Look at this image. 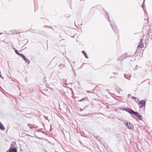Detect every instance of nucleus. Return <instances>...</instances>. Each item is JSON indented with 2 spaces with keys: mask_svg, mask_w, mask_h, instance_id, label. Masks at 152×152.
Masks as SVG:
<instances>
[{
  "mask_svg": "<svg viewBox=\"0 0 152 152\" xmlns=\"http://www.w3.org/2000/svg\"><path fill=\"white\" fill-rule=\"evenodd\" d=\"M133 56V55H129L127 53H126L118 58H117V60L123 61L124 59L126 58L127 57L132 58Z\"/></svg>",
  "mask_w": 152,
  "mask_h": 152,
  "instance_id": "f257e3e1",
  "label": "nucleus"
},
{
  "mask_svg": "<svg viewBox=\"0 0 152 152\" xmlns=\"http://www.w3.org/2000/svg\"><path fill=\"white\" fill-rule=\"evenodd\" d=\"M135 54H136V53L134 54L133 55H134Z\"/></svg>",
  "mask_w": 152,
  "mask_h": 152,
  "instance_id": "79ce46f5",
  "label": "nucleus"
},
{
  "mask_svg": "<svg viewBox=\"0 0 152 152\" xmlns=\"http://www.w3.org/2000/svg\"><path fill=\"white\" fill-rule=\"evenodd\" d=\"M80 111H82V109H80Z\"/></svg>",
  "mask_w": 152,
  "mask_h": 152,
  "instance_id": "e433bc0d",
  "label": "nucleus"
},
{
  "mask_svg": "<svg viewBox=\"0 0 152 152\" xmlns=\"http://www.w3.org/2000/svg\"><path fill=\"white\" fill-rule=\"evenodd\" d=\"M63 81L64 82H66V79H63Z\"/></svg>",
  "mask_w": 152,
  "mask_h": 152,
  "instance_id": "b1692460",
  "label": "nucleus"
},
{
  "mask_svg": "<svg viewBox=\"0 0 152 152\" xmlns=\"http://www.w3.org/2000/svg\"><path fill=\"white\" fill-rule=\"evenodd\" d=\"M129 77H130V78L131 77V76H130Z\"/></svg>",
  "mask_w": 152,
  "mask_h": 152,
  "instance_id": "ea45409f",
  "label": "nucleus"
},
{
  "mask_svg": "<svg viewBox=\"0 0 152 152\" xmlns=\"http://www.w3.org/2000/svg\"><path fill=\"white\" fill-rule=\"evenodd\" d=\"M138 67V66H137V65H136V67Z\"/></svg>",
  "mask_w": 152,
  "mask_h": 152,
  "instance_id": "58836bf2",
  "label": "nucleus"
},
{
  "mask_svg": "<svg viewBox=\"0 0 152 152\" xmlns=\"http://www.w3.org/2000/svg\"><path fill=\"white\" fill-rule=\"evenodd\" d=\"M73 63H75V61H73Z\"/></svg>",
  "mask_w": 152,
  "mask_h": 152,
  "instance_id": "72a5a7b5",
  "label": "nucleus"
},
{
  "mask_svg": "<svg viewBox=\"0 0 152 152\" xmlns=\"http://www.w3.org/2000/svg\"><path fill=\"white\" fill-rule=\"evenodd\" d=\"M86 99H87V97H85L83 98V99H81L78 102H82L83 100H85Z\"/></svg>",
  "mask_w": 152,
  "mask_h": 152,
  "instance_id": "2eb2a0df",
  "label": "nucleus"
},
{
  "mask_svg": "<svg viewBox=\"0 0 152 152\" xmlns=\"http://www.w3.org/2000/svg\"><path fill=\"white\" fill-rule=\"evenodd\" d=\"M112 77H110V79H111Z\"/></svg>",
  "mask_w": 152,
  "mask_h": 152,
  "instance_id": "f704fd0d",
  "label": "nucleus"
},
{
  "mask_svg": "<svg viewBox=\"0 0 152 152\" xmlns=\"http://www.w3.org/2000/svg\"><path fill=\"white\" fill-rule=\"evenodd\" d=\"M125 125L129 129L131 130L134 129V127L133 124L129 122H127L125 124Z\"/></svg>",
  "mask_w": 152,
  "mask_h": 152,
  "instance_id": "20e7f679",
  "label": "nucleus"
},
{
  "mask_svg": "<svg viewBox=\"0 0 152 152\" xmlns=\"http://www.w3.org/2000/svg\"><path fill=\"white\" fill-rule=\"evenodd\" d=\"M35 137H36V138H38V139H40V138H39V137H38L37 136H35Z\"/></svg>",
  "mask_w": 152,
  "mask_h": 152,
  "instance_id": "cd10ccee",
  "label": "nucleus"
},
{
  "mask_svg": "<svg viewBox=\"0 0 152 152\" xmlns=\"http://www.w3.org/2000/svg\"><path fill=\"white\" fill-rule=\"evenodd\" d=\"M45 152H48L47 151H45Z\"/></svg>",
  "mask_w": 152,
  "mask_h": 152,
  "instance_id": "c03bdc74",
  "label": "nucleus"
},
{
  "mask_svg": "<svg viewBox=\"0 0 152 152\" xmlns=\"http://www.w3.org/2000/svg\"><path fill=\"white\" fill-rule=\"evenodd\" d=\"M127 108V107H126V108H121V109H122L123 110H125L126 111V109Z\"/></svg>",
  "mask_w": 152,
  "mask_h": 152,
  "instance_id": "412c9836",
  "label": "nucleus"
},
{
  "mask_svg": "<svg viewBox=\"0 0 152 152\" xmlns=\"http://www.w3.org/2000/svg\"><path fill=\"white\" fill-rule=\"evenodd\" d=\"M30 127V128L31 129H32V128H33V127H32V126Z\"/></svg>",
  "mask_w": 152,
  "mask_h": 152,
  "instance_id": "7c9ffc66",
  "label": "nucleus"
},
{
  "mask_svg": "<svg viewBox=\"0 0 152 152\" xmlns=\"http://www.w3.org/2000/svg\"><path fill=\"white\" fill-rule=\"evenodd\" d=\"M55 152H57V151H55Z\"/></svg>",
  "mask_w": 152,
  "mask_h": 152,
  "instance_id": "de8ad7c7",
  "label": "nucleus"
},
{
  "mask_svg": "<svg viewBox=\"0 0 152 152\" xmlns=\"http://www.w3.org/2000/svg\"><path fill=\"white\" fill-rule=\"evenodd\" d=\"M71 37H73V38H74V36H72V37L71 36Z\"/></svg>",
  "mask_w": 152,
  "mask_h": 152,
  "instance_id": "4c0bfd02",
  "label": "nucleus"
},
{
  "mask_svg": "<svg viewBox=\"0 0 152 152\" xmlns=\"http://www.w3.org/2000/svg\"><path fill=\"white\" fill-rule=\"evenodd\" d=\"M130 61H132V59H130Z\"/></svg>",
  "mask_w": 152,
  "mask_h": 152,
  "instance_id": "c9c22d12",
  "label": "nucleus"
},
{
  "mask_svg": "<svg viewBox=\"0 0 152 152\" xmlns=\"http://www.w3.org/2000/svg\"><path fill=\"white\" fill-rule=\"evenodd\" d=\"M131 98L133 99H134L135 101L137 102V101H140L138 98H137L134 97L133 96H132L131 97Z\"/></svg>",
  "mask_w": 152,
  "mask_h": 152,
  "instance_id": "ddd939ff",
  "label": "nucleus"
},
{
  "mask_svg": "<svg viewBox=\"0 0 152 152\" xmlns=\"http://www.w3.org/2000/svg\"><path fill=\"white\" fill-rule=\"evenodd\" d=\"M150 84V82H149V83H148V84Z\"/></svg>",
  "mask_w": 152,
  "mask_h": 152,
  "instance_id": "49530a36",
  "label": "nucleus"
},
{
  "mask_svg": "<svg viewBox=\"0 0 152 152\" xmlns=\"http://www.w3.org/2000/svg\"><path fill=\"white\" fill-rule=\"evenodd\" d=\"M146 37H147V36H148V37H149V34H146Z\"/></svg>",
  "mask_w": 152,
  "mask_h": 152,
  "instance_id": "c85d7f7f",
  "label": "nucleus"
},
{
  "mask_svg": "<svg viewBox=\"0 0 152 152\" xmlns=\"http://www.w3.org/2000/svg\"><path fill=\"white\" fill-rule=\"evenodd\" d=\"M128 79L129 80H130V78H128Z\"/></svg>",
  "mask_w": 152,
  "mask_h": 152,
  "instance_id": "473e14b6",
  "label": "nucleus"
},
{
  "mask_svg": "<svg viewBox=\"0 0 152 152\" xmlns=\"http://www.w3.org/2000/svg\"><path fill=\"white\" fill-rule=\"evenodd\" d=\"M106 19L108 21L110 22V18L108 14L107 13L106 15Z\"/></svg>",
  "mask_w": 152,
  "mask_h": 152,
  "instance_id": "4468645a",
  "label": "nucleus"
},
{
  "mask_svg": "<svg viewBox=\"0 0 152 152\" xmlns=\"http://www.w3.org/2000/svg\"><path fill=\"white\" fill-rule=\"evenodd\" d=\"M113 77H114V78H115V76Z\"/></svg>",
  "mask_w": 152,
  "mask_h": 152,
  "instance_id": "a19ab883",
  "label": "nucleus"
},
{
  "mask_svg": "<svg viewBox=\"0 0 152 152\" xmlns=\"http://www.w3.org/2000/svg\"><path fill=\"white\" fill-rule=\"evenodd\" d=\"M9 152H17V149L16 148H10L9 150Z\"/></svg>",
  "mask_w": 152,
  "mask_h": 152,
  "instance_id": "6e6552de",
  "label": "nucleus"
},
{
  "mask_svg": "<svg viewBox=\"0 0 152 152\" xmlns=\"http://www.w3.org/2000/svg\"><path fill=\"white\" fill-rule=\"evenodd\" d=\"M46 77H45L43 79V81L44 83H46L47 82V80H46Z\"/></svg>",
  "mask_w": 152,
  "mask_h": 152,
  "instance_id": "dca6fc26",
  "label": "nucleus"
},
{
  "mask_svg": "<svg viewBox=\"0 0 152 152\" xmlns=\"http://www.w3.org/2000/svg\"><path fill=\"white\" fill-rule=\"evenodd\" d=\"M151 39H152V37L151 38Z\"/></svg>",
  "mask_w": 152,
  "mask_h": 152,
  "instance_id": "a18cd8bd",
  "label": "nucleus"
},
{
  "mask_svg": "<svg viewBox=\"0 0 152 152\" xmlns=\"http://www.w3.org/2000/svg\"><path fill=\"white\" fill-rule=\"evenodd\" d=\"M144 12H145V14H147V12H146V11L145 10V11H144Z\"/></svg>",
  "mask_w": 152,
  "mask_h": 152,
  "instance_id": "c756f323",
  "label": "nucleus"
},
{
  "mask_svg": "<svg viewBox=\"0 0 152 152\" xmlns=\"http://www.w3.org/2000/svg\"><path fill=\"white\" fill-rule=\"evenodd\" d=\"M131 96V95L130 94H129L127 95V96L129 97Z\"/></svg>",
  "mask_w": 152,
  "mask_h": 152,
  "instance_id": "4be33fe9",
  "label": "nucleus"
},
{
  "mask_svg": "<svg viewBox=\"0 0 152 152\" xmlns=\"http://www.w3.org/2000/svg\"><path fill=\"white\" fill-rule=\"evenodd\" d=\"M126 111L129 113L130 114H132L133 112L134 111V110L131 108H127Z\"/></svg>",
  "mask_w": 152,
  "mask_h": 152,
  "instance_id": "0eeeda50",
  "label": "nucleus"
},
{
  "mask_svg": "<svg viewBox=\"0 0 152 152\" xmlns=\"http://www.w3.org/2000/svg\"><path fill=\"white\" fill-rule=\"evenodd\" d=\"M133 112L132 115H134L135 116L138 118L140 120H142V115H140L137 112H136L134 111H133Z\"/></svg>",
  "mask_w": 152,
  "mask_h": 152,
  "instance_id": "39448f33",
  "label": "nucleus"
},
{
  "mask_svg": "<svg viewBox=\"0 0 152 152\" xmlns=\"http://www.w3.org/2000/svg\"><path fill=\"white\" fill-rule=\"evenodd\" d=\"M124 77L126 79H128V78L126 77V75L125 74H124Z\"/></svg>",
  "mask_w": 152,
  "mask_h": 152,
  "instance_id": "393cba45",
  "label": "nucleus"
},
{
  "mask_svg": "<svg viewBox=\"0 0 152 152\" xmlns=\"http://www.w3.org/2000/svg\"><path fill=\"white\" fill-rule=\"evenodd\" d=\"M82 53L83 54L85 58H88V56L84 50H83L82 52Z\"/></svg>",
  "mask_w": 152,
  "mask_h": 152,
  "instance_id": "f8f14e48",
  "label": "nucleus"
},
{
  "mask_svg": "<svg viewBox=\"0 0 152 152\" xmlns=\"http://www.w3.org/2000/svg\"><path fill=\"white\" fill-rule=\"evenodd\" d=\"M70 65H71V67H72V71H73V70H74V69L73 68V67H72V65L71 64H70Z\"/></svg>",
  "mask_w": 152,
  "mask_h": 152,
  "instance_id": "5701e85b",
  "label": "nucleus"
},
{
  "mask_svg": "<svg viewBox=\"0 0 152 152\" xmlns=\"http://www.w3.org/2000/svg\"><path fill=\"white\" fill-rule=\"evenodd\" d=\"M73 72H74V75H75V74H76L75 72V70H73Z\"/></svg>",
  "mask_w": 152,
  "mask_h": 152,
  "instance_id": "a878e982",
  "label": "nucleus"
},
{
  "mask_svg": "<svg viewBox=\"0 0 152 152\" xmlns=\"http://www.w3.org/2000/svg\"><path fill=\"white\" fill-rule=\"evenodd\" d=\"M0 129L2 130H4L5 128L2 123L0 121Z\"/></svg>",
  "mask_w": 152,
  "mask_h": 152,
  "instance_id": "9d476101",
  "label": "nucleus"
},
{
  "mask_svg": "<svg viewBox=\"0 0 152 152\" xmlns=\"http://www.w3.org/2000/svg\"><path fill=\"white\" fill-rule=\"evenodd\" d=\"M146 101L144 100H142L139 101L138 104L139 105V108H141L142 107H144V109H145V106L146 105Z\"/></svg>",
  "mask_w": 152,
  "mask_h": 152,
  "instance_id": "7ed1b4c3",
  "label": "nucleus"
},
{
  "mask_svg": "<svg viewBox=\"0 0 152 152\" xmlns=\"http://www.w3.org/2000/svg\"><path fill=\"white\" fill-rule=\"evenodd\" d=\"M86 92L88 93H93L92 91H86ZM93 93H94V92H93Z\"/></svg>",
  "mask_w": 152,
  "mask_h": 152,
  "instance_id": "aec40b11",
  "label": "nucleus"
},
{
  "mask_svg": "<svg viewBox=\"0 0 152 152\" xmlns=\"http://www.w3.org/2000/svg\"><path fill=\"white\" fill-rule=\"evenodd\" d=\"M17 34V33H16L15 32H13V34Z\"/></svg>",
  "mask_w": 152,
  "mask_h": 152,
  "instance_id": "bb28decb",
  "label": "nucleus"
},
{
  "mask_svg": "<svg viewBox=\"0 0 152 152\" xmlns=\"http://www.w3.org/2000/svg\"><path fill=\"white\" fill-rule=\"evenodd\" d=\"M145 1V0H144L143 1V2L142 4V8H143V6H144V5H145V4H144ZM143 9L144 10V8H143Z\"/></svg>",
  "mask_w": 152,
  "mask_h": 152,
  "instance_id": "a211bd4d",
  "label": "nucleus"
},
{
  "mask_svg": "<svg viewBox=\"0 0 152 152\" xmlns=\"http://www.w3.org/2000/svg\"><path fill=\"white\" fill-rule=\"evenodd\" d=\"M22 58L23 61L28 64H29L30 63V60L27 59L25 56L23 54H22L20 56Z\"/></svg>",
  "mask_w": 152,
  "mask_h": 152,
  "instance_id": "423d86ee",
  "label": "nucleus"
},
{
  "mask_svg": "<svg viewBox=\"0 0 152 152\" xmlns=\"http://www.w3.org/2000/svg\"><path fill=\"white\" fill-rule=\"evenodd\" d=\"M44 118H45V119L49 121V120H48V117L46 116H44Z\"/></svg>",
  "mask_w": 152,
  "mask_h": 152,
  "instance_id": "6ab92c4d",
  "label": "nucleus"
},
{
  "mask_svg": "<svg viewBox=\"0 0 152 152\" xmlns=\"http://www.w3.org/2000/svg\"><path fill=\"white\" fill-rule=\"evenodd\" d=\"M14 51H15V53L17 54L20 56L22 54L19 53L18 50L17 49H14Z\"/></svg>",
  "mask_w": 152,
  "mask_h": 152,
  "instance_id": "9b49d317",
  "label": "nucleus"
},
{
  "mask_svg": "<svg viewBox=\"0 0 152 152\" xmlns=\"http://www.w3.org/2000/svg\"><path fill=\"white\" fill-rule=\"evenodd\" d=\"M142 41V40L140 41V43L137 46V48L138 49H139V48H142L143 47H144L143 43H142V44H141Z\"/></svg>",
  "mask_w": 152,
  "mask_h": 152,
  "instance_id": "1a4fd4ad",
  "label": "nucleus"
},
{
  "mask_svg": "<svg viewBox=\"0 0 152 152\" xmlns=\"http://www.w3.org/2000/svg\"><path fill=\"white\" fill-rule=\"evenodd\" d=\"M136 69H136H137V68L136 67H135V69Z\"/></svg>",
  "mask_w": 152,
  "mask_h": 152,
  "instance_id": "2f4dec72",
  "label": "nucleus"
},
{
  "mask_svg": "<svg viewBox=\"0 0 152 152\" xmlns=\"http://www.w3.org/2000/svg\"><path fill=\"white\" fill-rule=\"evenodd\" d=\"M113 75H118V73L117 72H113Z\"/></svg>",
  "mask_w": 152,
  "mask_h": 152,
  "instance_id": "f3484780",
  "label": "nucleus"
},
{
  "mask_svg": "<svg viewBox=\"0 0 152 152\" xmlns=\"http://www.w3.org/2000/svg\"><path fill=\"white\" fill-rule=\"evenodd\" d=\"M112 28L115 34H118V29L115 23L113 22H111L110 23Z\"/></svg>",
  "mask_w": 152,
  "mask_h": 152,
  "instance_id": "f03ea898",
  "label": "nucleus"
},
{
  "mask_svg": "<svg viewBox=\"0 0 152 152\" xmlns=\"http://www.w3.org/2000/svg\"><path fill=\"white\" fill-rule=\"evenodd\" d=\"M28 125L29 126L30 125L29 124H28Z\"/></svg>",
  "mask_w": 152,
  "mask_h": 152,
  "instance_id": "37998d69",
  "label": "nucleus"
}]
</instances>
